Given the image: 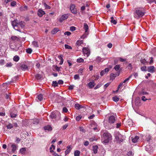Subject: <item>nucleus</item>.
Listing matches in <instances>:
<instances>
[{"mask_svg": "<svg viewBox=\"0 0 156 156\" xmlns=\"http://www.w3.org/2000/svg\"><path fill=\"white\" fill-rule=\"evenodd\" d=\"M115 121V118L113 116H111L109 117L108 121V123H104V126L106 128L111 129L114 127V123Z\"/></svg>", "mask_w": 156, "mask_h": 156, "instance_id": "1", "label": "nucleus"}, {"mask_svg": "<svg viewBox=\"0 0 156 156\" xmlns=\"http://www.w3.org/2000/svg\"><path fill=\"white\" fill-rule=\"evenodd\" d=\"M145 14V12L143 9L141 8H137L136 9L134 17L136 19L143 16Z\"/></svg>", "mask_w": 156, "mask_h": 156, "instance_id": "2", "label": "nucleus"}, {"mask_svg": "<svg viewBox=\"0 0 156 156\" xmlns=\"http://www.w3.org/2000/svg\"><path fill=\"white\" fill-rule=\"evenodd\" d=\"M111 137V135L108 132L104 133L103 134L102 140L104 143H107L109 141Z\"/></svg>", "mask_w": 156, "mask_h": 156, "instance_id": "3", "label": "nucleus"}, {"mask_svg": "<svg viewBox=\"0 0 156 156\" xmlns=\"http://www.w3.org/2000/svg\"><path fill=\"white\" fill-rule=\"evenodd\" d=\"M18 23V21L16 20H14L12 22V25L14 29L17 31H20L19 30Z\"/></svg>", "mask_w": 156, "mask_h": 156, "instance_id": "4", "label": "nucleus"}, {"mask_svg": "<svg viewBox=\"0 0 156 156\" xmlns=\"http://www.w3.org/2000/svg\"><path fill=\"white\" fill-rule=\"evenodd\" d=\"M84 28L85 30V34L81 37V38L84 39L87 37V35H88L87 32L88 30V27L87 24L86 23H84Z\"/></svg>", "mask_w": 156, "mask_h": 156, "instance_id": "5", "label": "nucleus"}, {"mask_svg": "<svg viewBox=\"0 0 156 156\" xmlns=\"http://www.w3.org/2000/svg\"><path fill=\"white\" fill-rule=\"evenodd\" d=\"M83 52L85 56L88 57L90 54V49L87 48H84L83 49Z\"/></svg>", "mask_w": 156, "mask_h": 156, "instance_id": "6", "label": "nucleus"}, {"mask_svg": "<svg viewBox=\"0 0 156 156\" xmlns=\"http://www.w3.org/2000/svg\"><path fill=\"white\" fill-rule=\"evenodd\" d=\"M70 9L71 12L72 13L75 14L77 13V11L75 8V5L74 4H71L70 5Z\"/></svg>", "mask_w": 156, "mask_h": 156, "instance_id": "7", "label": "nucleus"}, {"mask_svg": "<svg viewBox=\"0 0 156 156\" xmlns=\"http://www.w3.org/2000/svg\"><path fill=\"white\" fill-rule=\"evenodd\" d=\"M11 145V147L12 148V151L14 153L18 149V145H17L10 143L8 144V146Z\"/></svg>", "mask_w": 156, "mask_h": 156, "instance_id": "8", "label": "nucleus"}, {"mask_svg": "<svg viewBox=\"0 0 156 156\" xmlns=\"http://www.w3.org/2000/svg\"><path fill=\"white\" fill-rule=\"evenodd\" d=\"M69 17L68 14H65L59 18V21L60 23H62L65 20L67 19Z\"/></svg>", "mask_w": 156, "mask_h": 156, "instance_id": "9", "label": "nucleus"}, {"mask_svg": "<svg viewBox=\"0 0 156 156\" xmlns=\"http://www.w3.org/2000/svg\"><path fill=\"white\" fill-rule=\"evenodd\" d=\"M57 114H60L59 112L58 111H55L51 113L50 116L51 119L55 118Z\"/></svg>", "mask_w": 156, "mask_h": 156, "instance_id": "10", "label": "nucleus"}, {"mask_svg": "<svg viewBox=\"0 0 156 156\" xmlns=\"http://www.w3.org/2000/svg\"><path fill=\"white\" fill-rule=\"evenodd\" d=\"M45 14L44 11L42 9H39L37 12V15L39 17H41L43 15Z\"/></svg>", "mask_w": 156, "mask_h": 156, "instance_id": "11", "label": "nucleus"}, {"mask_svg": "<svg viewBox=\"0 0 156 156\" xmlns=\"http://www.w3.org/2000/svg\"><path fill=\"white\" fill-rule=\"evenodd\" d=\"M147 71L148 72L153 73L154 71V67L153 66H151L148 67Z\"/></svg>", "mask_w": 156, "mask_h": 156, "instance_id": "12", "label": "nucleus"}, {"mask_svg": "<svg viewBox=\"0 0 156 156\" xmlns=\"http://www.w3.org/2000/svg\"><path fill=\"white\" fill-rule=\"evenodd\" d=\"M119 75V73L116 74L112 73L110 76L111 80H113L116 76H118Z\"/></svg>", "mask_w": 156, "mask_h": 156, "instance_id": "13", "label": "nucleus"}, {"mask_svg": "<svg viewBox=\"0 0 156 156\" xmlns=\"http://www.w3.org/2000/svg\"><path fill=\"white\" fill-rule=\"evenodd\" d=\"M26 148L23 147L20 149L19 152L22 155H24L26 153Z\"/></svg>", "mask_w": 156, "mask_h": 156, "instance_id": "14", "label": "nucleus"}, {"mask_svg": "<svg viewBox=\"0 0 156 156\" xmlns=\"http://www.w3.org/2000/svg\"><path fill=\"white\" fill-rule=\"evenodd\" d=\"M25 27L24 23L23 22L20 21L19 22L18 28L19 30L20 28H23Z\"/></svg>", "mask_w": 156, "mask_h": 156, "instance_id": "15", "label": "nucleus"}, {"mask_svg": "<svg viewBox=\"0 0 156 156\" xmlns=\"http://www.w3.org/2000/svg\"><path fill=\"white\" fill-rule=\"evenodd\" d=\"M44 129L45 130L47 131H50L52 130V128L50 126H45L44 127Z\"/></svg>", "mask_w": 156, "mask_h": 156, "instance_id": "16", "label": "nucleus"}, {"mask_svg": "<svg viewBox=\"0 0 156 156\" xmlns=\"http://www.w3.org/2000/svg\"><path fill=\"white\" fill-rule=\"evenodd\" d=\"M59 30L58 28H55L52 30L51 32V33L52 34H56Z\"/></svg>", "mask_w": 156, "mask_h": 156, "instance_id": "17", "label": "nucleus"}, {"mask_svg": "<svg viewBox=\"0 0 156 156\" xmlns=\"http://www.w3.org/2000/svg\"><path fill=\"white\" fill-rule=\"evenodd\" d=\"M139 138V137L137 136H136L134 138L132 139V141L134 143L137 142Z\"/></svg>", "mask_w": 156, "mask_h": 156, "instance_id": "18", "label": "nucleus"}, {"mask_svg": "<svg viewBox=\"0 0 156 156\" xmlns=\"http://www.w3.org/2000/svg\"><path fill=\"white\" fill-rule=\"evenodd\" d=\"M11 39L15 41H18L20 40L19 38L15 36H13L11 37Z\"/></svg>", "mask_w": 156, "mask_h": 156, "instance_id": "19", "label": "nucleus"}, {"mask_svg": "<svg viewBox=\"0 0 156 156\" xmlns=\"http://www.w3.org/2000/svg\"><path fill=\"white\" fill-rule=\"evenodd\" d=\"M93 151L94 154H96L98 152V146H94L93 147Z\"/></svg>", "mask_w": 156, "mask_h": 156, "instance_id": "20", "label": "nucleus"}, {"mask_svg": "<svg viewBox=\"0 0 156 156\" xmlns=\"http://www.w3.org/2000/svg\"><path fill=\"white\" fill-rule=\"evenodd\" d=\"M67 149L65 151V154L67 155L69 154L71 150V147L70 146H68L67 147Z\"/></svg>", "mask_w": 156, "mask_h": 156, "instance_id": "21", "label": "nucleus"}, {"mask_svg": "<svg viewBox=\"0 0 156 156\" xmlns=\"http://www.w3.org/2000/svg\"><path fill=\"white\" fill-rule=\"evenodd\" d=\"M88 85L90 88H92L95 86V83L94 82H91L88 84Z\"/></svg>", "mask_w": 156, "mask_h": 156, "instance_id": "22", "label": "nucleus"}, {"mask_svg": "<svg viewBox=\"0 0 156 156\" xmlns=\"http://www.w3.org/2000/svg\"><path fill=\"white\" fill-rule=\"evenodd\" d=\"M21 68L23 70H27L28 69L27 66L25 65H22L21 66Z\"/></svg>", "mask_w": 156, "mask_h": 156, "instance_id": "23", "label": "nucleus"}, {"mask_svg": "<svg viewBox=\"0 0 156 156\" xmlns=\"http://www.w3.org/2000/svg\"><path fill=\"white\" fill-rule=\"evenodd\" d=\"M20 59L19 57L17 55H15L13 58V60L15 62H18Z\"/></svg>", "mask_w": 156, "mask_h": 156, "instance_id": "24", "label": "nucleus"}, {"mask_svg": "<svg viewBox=\"0 0 156 156\" xmlns=\"http://www.w3.org/2000/svg\"><path fill=\"white\" fill-rule=\"evenodd\" d=\"M75 107L76 109H78L83 108V106L82 105L77 104H76L75 105Z\"/></svg>", "mask_w": 156, "mask_h": 156, "instance_id": "25", "label": "nucleus"}, {"mask_svg": "<svg viewBox=\"0 0 156 156\" xmlns=\"http://www.w3.org/2000/svg\"><path fill=\"white\" fill-rule=\"evenodd\" d=\"M31 121L34 124H37L39 122V120L37 119H34L33 120H32Z\"/></svg>", "mask_w": 156, "mask_h": 156, "instance_id": "26", "label": "nucleus"}, {"mask_svg": "<svg viewBox=\"0 0 156 156\" xmlns=\"http://www.w3.org/2000/svg\"><path fill=\"white\" fill-rule=\"evenodd\" d=\"M114 19L113 17H111L110 22L111 23H113L114 24H116L117 23V22L115 20H114Z\"/></svg>", "mask_w": 156, "mask_h": 156, "instance_id": "27", "label": "nucleus"}, {"mask_svg": "<svg viewBox=\"0 0 156 156\" xmlns=\"http://www.w3.org/2000/svg\"><path fill=\"white\" fill-rule=\"evenodd\" d=\"M83 43V41L82 40H78L76 42V44L78 46L81 45Z\"/></svg>", "mask_w": 156, "mask_h": 156, "instance_id": "28", "label": "nucleus"}, {"mask_svg": "<svg viewBox=\"0 0 156 156\" xmlns=\"http://www.w3.org/2000/svg\"><path fill=\"white\" fill-rule=\"evenodd\" d=\"M113 101L115 102H117L118 101L119 99V98L117 96H115L112 98Z\"/></svg>", "mask_w": 156, "mask_h": 156, "instance_id": "29", "label": "nucleus"}, {"mask_svg": "<svg viewBox=\"0 0 156 156\" xmlns=\"http://www.w3.org/2000/svg\"><path fill=\"white\" fill-rule=\"evenodd\" d=\"M55 148V146L53 145H52L51 147H50V151L51 153H52L54 152L53 150H54Z\"/></svg>", "mask_w": 156, "mask_h": 156, "instance_id": "30", "label": "nucleus"}, {"mask_svg": "<svg viewBox=\"0 0 156 156\" xmlns=\"http://www.w3.org/2000/svg\"><path fill=\"white\" fill-rule=\"evenodd\" d=\"M80 152L78 150H76L74 152V155L75 156H79Z\"/></svg>", "mask_w": 156, "mask_h": 156, "instance_id": "31", "label": "nucleus"}, {"mask_svg": "<svg viewBox=\"0 0 156 156\" xmlns=\"http://www.w3.org/2000/svg\"><path fill=\"white\" fill-rule=\"evenodd\" d=\"M76 62L78 63H80L84 62V59L82 58H79L76 60Z\"/></svg>", "mask_w": 156, "mask_h": 156, "instance_id": "32", "label": "nucleus"}, {"mask_svg": "<svg viewBox=\"0 0 156 156\" xmlns=\"http://www.w3.org/2000/svg\"><path fill=\"white\" fill-rule=\"evenodd\" d=\"M7 129H10L13 127L11 123H9L6 126Z\"/></svg>", "mask_w": 156, "mask_h": 156, "instance_id": "33", "label": "nucleus"}, {"mask_svg": "<svg viewBox=\"0 0 156 156\" xmlns=\"http://www.w3.org/2000/svg\"><path fill=\"white\" fill-rule=\"evenodd\" d=\"M37 98L39 101H41L43 99V95L41 94H39L37 96Z\"/></svg>", "mask_w": 156, "mask_h": 156, "instance_id": "34", "label": "nucleus"}, {"mask_svg": "<svg viewBox=\"0 0 156 156\" xmlns=\"http://www.w3.org/2000/svg\"><path fill=\"white\" fill-rule=\"evenodd\" d=\"M140 61L141 63L143 65H145L146 63H147V62L144 59H141Z\"/></svg>", "mask_w": 156, "mask_h": 156, "instance_id": "35", "label": "nucleus"}, {"mask_svg": "<svg viewBox=\"0 0 156 156\" xmlns=\"http://www.w3.org/2000/svg\"><path fill=\"white\" fill-rule=\"evenodd\" d=\"M120 68V66L119 65H116L114 67V69L116 71H118L119 70Z\"/></svg>", "mask_w": 156, "mask_h": 156, "instance_id": "36", "label": "nucleus"}, {"mask_svg": "<svg viewBox=\"0 0 156 156\" xmlns=\"http://www.w3.org/2000/svg\"><path fill=\"white\" fill-rule=\"evenodd\" d=\"M32 44L35 47H38L37 42L36 41H33L32 42Z\"/></svg>", "mask_w": 156, "mask_h": 156, "instance_id": "37", "label": "nucleus"}, {"mask_svg": "<svg viewBox=\"0 0 156 156\" xmlns=\"http://www.w3.org/2000/svg\"><path fill=\"white\" fill-rule=\"evenodd\" d=\"M44 5L46 9H49L51 8L50 6L47 5L45 3H44Z\"/></svg>", "mask_w": 156, "mask_h": 156, "instance_id": "38", "label": "nucleus"}, {"mask_svg": "<svg viewBox=\"0 0 156 156\" xmlns=\"http://www.w3.org/2000/svg\"><path fill=\"white\" fill-rule=\"evenodd\" d=\"M58 83L56 81H54L53 82L52 85L55 87H57L58 86Z\"/></svg>", "mask_w": 156, "mask_h": 156, "instance_id": "39", "label": "nucleus"}, {"mask_svg": "<svg viewBox=\"0 0 156 156\" xmlns=\"http://www.w3.org/2000/svg\"><path fill=\"white\" fill-rule=\"evenodd\" d=\"M141 69L142 71H146L147 70V67L146 66H142L141 67Z\"/></svg>", "mask_w": 156, "mask_h": 156, "instance_id": "40", "label": "nucleus"}, {"mask_svg": "<svg viewBox=\"0 0 156 156\" xmlns=\"http://www.w3.org/2000/svg\"><path fill=\"white\" fill-rule=\"evenodd\" d=\"M65 47L66 49H72V48L70 46L67 44H65Z\"/></svg>", "mask_w": 156, "mask_h": 156, "instance_id": "41", "label": "nucleus"}, {"mask_svg": "<svg viewBox=\"0 0 156 156\" xmlns=\"http://www.w3.org/2000/svg\"><path fill=\"white\" fill-rule=\"evenodd\" d=\"M132 76L131 75L128 78L126 79L123 82L124 83H126L127 81H128L129 80V79L131 78L132 77Z\"/></svg>", "mask_w": 156, "mask_h": 156, "instance_id": "42", "label": "nucleus"}, {"mask_svg": "<svg viewBox=\"0 0 156 156\" xmlns=\"http://www.w3.org/2000/svg\"><path fill=\"white\" fill-rule=\"evenodd\" d=\"M110 83H108L105 84L104 86V90H105V89L108 87L109 85H110Z\"/></svg>", "mask_w": 156, "mask_h": 156, "instance_id": "43", "label": "nucleus"}, {"mask_svg": "<svg viewBox=\"0 0 156 156\" xmlns=\"http://www.w3.org/2000/svg\"><path fill=\"white\" fill-rule=\"evenodd\" d=\"M32 51V50L31 48H29L27 49L26 52L27 53L30 54Z\"/></svg>", "mask_w": 156, "mask_h": 156, "instance_id": "44", "label": "nucleus"}, {"mask_svg": "<svg viewBox=\"0 0 156 156\" xmlns=\"http://www.w3.org/2000/svg\"><path fill=\"white\" fill-rule=\"evenodd\" d=\"M82 118V116L81 115H78L77 116L76 118V120L77 121H80Z\"/></svg>", "mask_w": 156, "mask_h": 156, "instance_id": "45", "label": "nucleus"}, {"mask_svg": "<svg viewBox=\"0 0 156 156\" xmlns=\"http://www.w3.org/2000/svg\"><path fill=\"white\" fill-rule=\"evenodd\" d=\"M74 78L75 80L77 79L79 80L80 79V77L78 75L76 74L74 76Z\"/></svg>", "mask_w": 156, "mask_h": 156, "instance_id": "46", "label": "nucleus"}, {"mask_svg": "<svg viewBox=\"0 0 156 156\" xmlns=\"http://www.w3.org/2000/svg\"><path fill=\"white\" fill-rule=\"evenodd\" d=\"M16 2L15 1H13L11 3V5L12 6H14L16 5Z\"/></svg>", "mask_w": 156, "mask_h": 156, "instance_id": "47", "label": "nucleus"}, {"mask_svg": "<svg viewBox=\"0 0 156 156\" xmlns=\"http://www.w3.org/2000/svg\"><path fill=\"white\" fill-rule=\"evenodd\" d=\"M127 155L129 156H133V154L132 151H129L128 152Z\"/></svg>", "mask_w": 156, "mask_h": 156, "instance_id": "48", "label": "nucleus"}, {"mask_svg": "<svg viewBox=\"0 0 156 156\" xmlns=\"http://www.w3.org/2000/svg\"><path fill=\"white\" fill-rule=\"evenodd\" d=\"M94 125L93 124L92 125V126H91V127H90V128L91 129H94V130H95L96 129H97V127H94Z\"/></svg>", "mask_w": 156, "mask_h": 156, "instance_id": "49", "label": "nucleus"}, {"mask_svg": "<svg viewBox=\"0 0 156 156\" xmlns=\"http://www.w3.org/2000/svg\"><path fill=\"white\" fill-rule=\"evenodd\" d=\"M70 30L71 31H73L75 30L76 28L74 27H71L70 28Z\"/></svg>", "mask_w": 156, "mask_h": 156, "instance_id": "50", "label": "nucleus"}, {"mask_svg": "<svg viewBox=\"0 0 156 156\" xmlns=\"http://www.w3.org/2000/svg\"><path fill=\"white\" fill-rule=\"evenodd\" d=\"M64 34L65 35H67V36H69L71 34V32L69 31H67L65 32Z\"/></svg>", "mask_w": 156, "mask_h": 156, "instance_id": "51", "label": "nucleus"}, {"mask_svg": "<svg viewBox=\"0 0 156 156\" xmlns=\"http://www.w3.org/2000/svg\"><path fill=\"white\" fill-rule=\"evenodd\" d=\"M123 82H121L119 84V85L118 86V88H117V91H118L119 89V88H120V87H122V85H123Z\"/></svg>", "mask_w": 156, "mask_h": 156, "instance_id": "52", "label": "nucleus"}, {"mask_svg": "<svg viewBox=\"0 0 156 156\" xmlns=\"http://www.w3.org/2000/svg\"><path fill=\"white\" fill-rule=\"evenodd\" d=\"M80 131H82L83 133H84L85 132V130H84L82 127H80Z\"/></svg>", "mask_w": 156, "mask_h": 156, "instance_id": "53", "label": "nucleus"}, {"mask_svg": "<svg viewBox=\"0 0 156 156\" xmlns=\"http://www.w3.org/2000/svg\"><path fill=\"white\" fill-rule=\"evenodd\" d=\"M74 87V86L73 85H71L69 86V90H71L73 89Z\"/></svg>", "mask_w": 156, "mask_h": 156, "instance_id": "54", "label": "nucleus"}, {"mask_svg": "<svg viewBox=\"0 0 156 156\" xmlns=\"http://www.w3.org/2000/svg\"><path fill=\"white\" fill-rule=\"evenodd\" d=\"M121 135L119 134L118 136L116 135L115 136V138L117 140H119V137H120Z\"/></svg>", "mask_w": 156, "mask_h": 156, "instance_id": "55", "label": "nucleus"}, {"mask_svg": "<svg viewBox=\"0 0 156 156\" xmlns=\"http://www.w3.org/2000/svg\"><path fill=\"white\" fill-rule=\"evenodd\" d=\"M141 100L143 101H145L147 100V99L145 97V96H143L141 98Z\"/></svg>", "mask_w": 156, "mask_h": 156, "instance_id": "56", "label": "nucleus"}, {"mask_svg": "<svg viewBox=\"0 0 156 156\" xmlns=\"http://www.w3.org/2000/svg\"><path fill=\"white\" fill-rule=\"evenodd\" d=\"M62 111L65 112H68V110L66 107H64L63 108Z\"/></svg>", "mask_w": 156, "mask_h": 156, "instance_id": "57", "label": "nucleus"}, {"mask_svg": "<svg viewBox=\"0 0 156 156\" xmlns=\"http://www.w3.org/2000/svg\"><path fill=\"white\" fill-rule=\"evenodd\" d=\"M16 115L15 114L11 113L10 114V116L12 118H15L16 117Z\"/></svg>", "mask_w": 156, "mask_h": 156, "instance_id": "58", "label": "nucleus"}, {"mask_svg": "<svg viewBox=\"0 0 156 156\" xmlns=\"http://www.w3.org/2000/svg\"><path fill=\"white\" fill-rule=\"evenodd\" d=\"M5 61L4 60H0V65H3L4 64Z\"/></svg>", "mask_w": 156, "mask_h": 156, "instance_id": "59", "label": "nucleus"}, {"mask_svg": "<svg viewBox=\"0 0 156 156\" xmlns=\"http://www.w3.org/2000/svg\"><path fill=\"white\" fill-rule=\"evenodd\" d=\"M121 126V123H117L116 124V128H119V127Z\"/></svg>", "mask_w": 156, "mask_h": 156, "instance_id": "60", "label": "nucleus"}, {"mask_svg": "<svg viewBox=\"0 0 156 156\" xmlns=\"http://www.w3.org/2000/svg\"><path fill=\"white\" fill-rule=\"evenodd\" d=\"M67 62L69 66H71L72 65L71 62L70 60H67Z\"/></svg>", "mask_w": 156, "mask_h": 156, "instance_id": "61", "label": "nucleus"}, {"mask_svg": "<svg viewBox=\"0 0 156 156\" xmlns=\"http://www.w3.org/2000/svg\"><path fill=\"white\" fill-rule=\"evenodd\" d=\"M89 144V142L87 141H85L84 143V145L86 146H88Z\"/></svg>", "mask_w": 156, "mask_h": 156, "instance_id": "62", "label": "nucleus"}, {"mask_svg": "<svg viewBox=\"0 0 156 156\" xmlns=\"http://www.w3.org/2000/svg\"><path fill=\"white\" fill-rule=\"evenodd\" d=\"M68 126V125H65L62 127V129L63 130L66 129Z\"/></svg>", "mask_w": 156, "mask_h": 156, "instance_id": "63", "label": "nucleus"}, {"mask_svg": "<svg viewBox=\"0 0 156 156\" xmlns=\"http://www.w3.org/2000/svg\"><path fill=\"white\" fill-rule=\"evenodd\" d=\"M20 141V139L19 138L17 137L16 140V142L17 143H19Z\"/></svg>", "mask_w": 156, "mask_h": 156, "instance_id": "64", "label": "nucleus"}]
</instances>
